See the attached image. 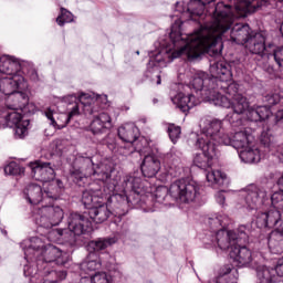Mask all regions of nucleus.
Listing matches in <instances>:
<instances>
[{"label":"nucleus","instance_id":"obj_1","mask_svg":"<svg viewBox=\"0 0 283 283\" xmlns=\"http://www.w3.org/2000/svg\"><path fill=\"white\" fill-rule=\"evenodd\" d=\"M209 14L211 21H205V13ZM187 11L191 21L199 23L201 30L181 38L186 44L179 51L172 53L174 59L185 54L189 60L198 59L206 52L210 56H220L222 54V38L233 25V15H231V6L224 2H218L214 8L206 9L200 0H190Z\"/></svg>","mask_w":283,"mask_h":283},{"label":"nucleus","instance_id":"obj_2","mask_svg":"<svg viewBox=\"0 0 283 283\" xmlns=\"http://www.w3.org/2000/svg\"><path fill=\"white\" fill-rule=\"evenodd\" d=\"M24 198L30 205H41L42 207L38 209L35 217V224L42 227L43 229H52V227H57L63 221L65 213L63 208L54 205H46L45 201L49 199L56 200L59 195L56 192L45 190L43 196V188L40 185L31 184L24 190Z\"/></svg>","mask_w":283,"mask_h":283},{"label":"nucleus","instance_id":"obj_3","mask_svg":"<svg viewBox=\"0 0 283 283\" xmlns=\"http://www.w3.org/2000/svg\"><path fill=\"white\" fill-rule=\"evenodd\" d=\"M189 90H192V92L189 93ZM211 90H216V80H211L209 74L205 72H198L191 77L189 84L184 86V93H178L172 97V103L180 112L189 114V111L198 105L193 92H201V95L207 98L211 94Z\"/></svg>","mask_w":283,"mask_h":283},{"label":"nucleus","instance_id":"obj_4","mask_svg":"<svg viewBox=\"0 0 283 283\" xmlns=\"http://www.w3.org/2000/svg\"><path fill=\"white\" fill-rule=\"evenodd\" d=\"M64 103L66 106V114H61L60 118H64L63 124L59 125V129H63V127H67L70 120L76 116H94L96 112H98V102H95L94 98L90 97V95L82 93L78 96L76 95H67L64 97Z\"/></svg>","mask_w":283,"mask_h":283},{"label":"nucleus","instance_id":"obj_5","mask_svg":"<svg viewBox=\"0 0 283 283\" xmlns=\"http://www.w3.org/2000/svg\"><path fill=\"white\" fill-rule=\"evenodd\" d=\"M170 193L174 200H180V202H193L200 193V187L193 180L178 179L167 188H158L156 190L155 198L157 202L163 203L167 199V195Z\"/></svg>","mask_w":283,"mask_h":283},{"label":"nucleus","instance_id":"obj_6","mask_svg":"<svg viewBox=\"0 0 283 283\" xmlns=\"http://www.w3.org/2000/svg\"><path fill=\"white\" fill-rule=\"evenodd\" d=\"M71 176L76 180H83L87 176H94L98 181L118 179V177H114V168L107 164H101L94 169V161L90 157L76 158L71 169Z\"/></svg>","mask_w":283,"mask_h":283},{"label":"nucleus","instance_id":"obj_7","mask_svg":"<svg viewBox=\"0 0 283 283\" xmlns=\"http://www.w3.org/2000/svg\"><path fill=\"white\" fill-rule=\"evenodd\" d=\"M119 179H107L101 181L103 184V190L96 184H92L88 189L82 193V203L85 209H93L96 205H103L104 200H109L112 196H116L118 191Z\"/></svg>","mask_w":283,"mask_h":283},{"label":"nucleus","instance_id":"obj_8","mask_svg":"<svg viewBox=\"0 0 283 283\" xmlns=\"http://www.w3.org/2000/svg\"><path fill=\"white\" fill-rule=\"evenodd\" d=\"M67 227L69 230L62 233V238L69 247H76L78 235H87L94 230L86 211L83 213L71 212L67 218Z\"/></svg>","mask_w":283,"mask_h":283},{"label":"nucleus","instance_id":"obj_9","mask_svg":"<svg viewBox=\"0 0 283 283\" xmlns=\"http://www.w3.org/2000/svg\"><path fill=\"white\" fill-rule=\"evenodd\" d=\"M223 122L218 118L205 119L202 122V133L197 138L198 143L205 142L206 145H213V147H220V145L229 144V135L224 134L222 128Z\"/></svg>","mask_w":283,"mask_h":283},{"label":"nucleus","instance_id":"obj_10","mask_svg":"<svg viewBox=\"0 0 283 283\" xmlns=\"http://www.w3.org/2000/svg\"><path fill=\"white\" fill-rule=\"evenodd\" d=\"M160 165H165L172 169V167L178 165V157L171 153H167L166 155L154 153L145 155L140 166L143 176L145 178H156L158 171H160Z\"/></svg>","mask_w":283,"mask_h":283},{"label":"nucleus","instance_id":"obj_11","mask_svg":"<svg viewBox=\"0 0 283 283\" xmlns=\"http://www.w3.org/2000/svg\"><path fill=\"white\" fill-rule=\"evenodd\" d=\"M0 123L7 127H15L14 136L15 138H23L28 135V127L30 126V120L24 119L21 111L15 108H1L0 109Z\"/></svg>","mask_w":283,"mask_h":283},{"label":"nucleus","instance_id":"obj_12","mask_svg":"<svg viewBox=\"0 0 283 283\" xmlns=\"http://www.w3.org/2000/svg\"><path fill=\"white\" fill-rule=\"evenodd\" d=\"M247 227L241 226L238 229V232L227 231L224 229H220L216 234V243L221 249V251H227L230 249L232 251L237 244L240 242H249V234H247Z\"/></svg>","mask_w":283,"mask_h":283},{"label":"nucleus","instance_id":"obj_13","mask_svg":"<svg viewBox=\"0 0 283 283\" xmlns=\"http://www.w3.org/2000/svg\"><path fill=\"white\" fill-rule=\"evenodd\" d=\"M234 134L229 136L230 143L223 145H231L234 149H244L245 147H251L255 143V137L253 136V129L244 126L241 122L240 126H232Z\"/></svg>","mask_w":283,"mask_h":283},{"label":"nucleus","instance_id":"obj_14","mask_svg":"<svg viewBox=\"0 0 283 283\" xmlns=\"http://www.w3.org/2000/svg\"><path fill=\"white\" fill-rule=\"evenodd\" d=\"M196 147L202 151V154H197L193 158L196 167H199V169H209L212 167L213 160L218 158V148L205 142H196Z\"/></svg>","mask_w":283,"mask_h":283},{"label":"nucleus","instance_id":"obj_15","mask_svg":"<svg viewBox=\"0 0 283 283\" xmlns=\"http://www.w3.org/2000/svg\"><path fill=\"white\" fill-rule=\"evenodd\" d=\"M266 56L269 61H274V64L265 65V72L272 76H279L280 72H283V46H276L273 43H269Z\"/></svg>","mask_w":283,"mask_h":283},{"label":"nucleus","instance_id":"obj_16","mask_svg":"<svg viewBox=\"0 0 283 283\" xmlns=\"http://www.w3.org/2000/svg\"><path fill=\"white\" fill-rule=\"evenodd\" d=\"M28 83H25V77L21 74L7 75L0 77V92L4 96H10L17 93V90H25Z\"/></svg>","mask_w":283,"mask_h":283},{"label":"nucleus","instance_id":"obj_17","mask_svg":"<svg viewBox=\"0 0 283 283\" xmlns=\"http://www.w3.org/2000/svg\"><path fill=\"white\" fill-rule=\"evenodd\" d=\"M249 241L242 240L237 243L232 250H230V258L239 268L242 266H251V262H253V253L247 248V245H242Z\"/></svg>","mask_w":283,"mask_h":283},{"label":"nucleus","instance_id":"obj_18","mask_svg":"<svg viewBox=\"0 0 283 283\" xmlns=\"http://www.w3.org/2000/svg\"><path fill=\"white\" fill-rule=\"evenodd\" d=\"M231 108L233 113L228 115V120L231 127H240L243 123L240 115L249 109V99L244 95H237L232 98Z\"/></svg>","mask_w":283,"mask_h":283},{"label":"nucleus","instance_id":"obj_19","mask_svg":"<svg viewBox=\"0 0 283 283\" xmlns=\"http://www.w3.org/2000/svg\"><path fill=\"white\" fill-rule=\"evenodd\" d=\"M262 6H266L265 0H242L234 9L230 6L232 23L235 19H240V17H247V14L255 12V10L262 8Z\"/></svg>","mask_w":283,"mask_h":283},{"label":"nucleus","instance_id":"obj_20","mask_svg":"<svg viewBox=\"0 0 283 283\" xmlns=\"http://www.w3.org/2000/svg\"><path fill=\"white\" fill-rule=\"evenodd\" d=\"M256 275L259 280H262V283L281 282L283 277V259L279 260L274 269L260 266L256 271Z\"/></svg>","mask_w":283,"mask_h":283},{"label":"nucleus","instance_id":"obj_21","mask_svg":"<svg viewBox=\"0 0 283 283\" xmlns=\"http://www.w3.org/2000/svg\"><path fill=\"white\" fill-rule=\"evenodd\" d=\"M30 168L35 180H41L42 182H50V180H54L55 178L54 168L50 163L38 160L31 163Z\"/></svg>","mask_w":283,"mask_h":283},{"label":"nucleus","instance_id":"obj_22","mask_svg":"<svg viewBox=\"0 0 283 283\" xmlns=\"http://www.w3.org/2000/svg\"><path fill=\"white\" fill-rule=\"evenodd\" d=\"M142 182L143 180L139 177L125 176L122 184L123 195H118V197L123 198L126 205H129L132 202V193H139L138 189H140Z\"/></svg>","mask_w":283,"mask_h":283},{"label":"nucleus","instance_id":"obj_23","mask_svg":"<svg viewBox=\"0 0 283 283\" xmlns=\"http://www.w3.org/2000/svg\"><path fill=\"white\" fill-rule=\"evenodd\" d=\"M247 50L251 54H258L259 56H266V51L269 50V44H266V38L261 32H253L245 43Z\"/></svg>","mask_w":283,"mask_h":283},{"label":"nucleus","instance_id":"obj_24","mask_svg":"<svg viewBox=\"0 0 283 283\" xmlns=\"http://www.w3.org/2000/svg\"><path fill=\"white\" fill-rule=\"evenodd\" d=\"M282 212L279 208L272 207L268 212H262L256 217V224L261 229H273L280 224Z\"/></svg>","mask_w":283,"mask_h":283},{"label":"nucleus","instance_id":"obj_25","mask_svg":"<svg viewBox=\"0 0 283 283\" xmlns=\"http://www.w3.org/2000/svg\"><path fill=\"white\" fill-rule=\"evenodd\" d=\"M253 32L249 24L237 23L230 31V41L237 45H247Z\"/></svg>","mask_w":283,"mask_h":283},{"label":"nucleus","instance_id":"obj_26","mask_svg":"<svg viewBox=\"0 0 283 283\" xmlns=\"http://www.w3.org/2000/svg\"><path fill=\"white\" fill-rule=\"evenodd\" d=\"M242 197L249 209H258V205H261L262 198H264V191L252 184L242 191Z\"/></svg>","mask_w":283,"mask_h":283},{"label":"nucleus","instance_id":"obj_27","mask_svg":"<svg viewBox=\"0 0 283 283\" xmlns=\"http://www.w3.org/2000/svg\"><path fill=\"white\" fill-rule=\"evenodd\" d=\"M30 97L25 92H15L8 95L6 98V107L10 109H18L20 112H28Z\"/></svg>","mask_w":283,"mask_h":283},{"label":"nucleus","instance_id":"obj_28","mask_svg":"<svg viewBox=\"0 0 283 283\" xmlns=\"http://www.w3.org/2000/svg\"><path fill=\"white\" fill-rule=\"evenodd\" d=\"M210 81H231V65L224 61L210 63Z\"/></svg>","mask_w":283,"mask_h":283},{"label":"nucleus","instance_id":"obj_29","mask_svg":"<svg viewBox=\"0 0 283 283\" xmlns=\"http://www.w3.org/2000/svg\"><path fill=\"white\" fill-rule=\"evenodd\" d=\"M112 128V117L107 113H99L94 115L91 122L90 129L95 136L98 134H105L107 129Z\"/></svg>","mask_w":283,"mask_h":283},{"label":"nucleus","instance_id":"obj_30","mask_svg":"<svg viewBox=\"0 0 283 283\" xmlns=\"http://www.w3.org/2000/svg\"><path fill=\"white\" fill-rule=\"evenodd\" d=\"M118 137L123 143L130 146L132 143H136L140 136V130L134 124H125L118 128Z\"/></svg>","mask_w":283,"mask_h":283},{"label":"nucleus","instance_id":"obj_31","mask_svg":"<svg viewBox=\"0 0 283 283\" xmlns=\"http://www.w3.org/2000/svg\"><path fill=\"white\" fill-rule=\"evenodd\" d=\"M86 216H88L91 222L102 224V222L108 220L109 216H112V211H109V208H107V206L99 205L98 207L94 206L93 208L87 210Z\"/></svg>","mask_w":283,"mask_h":283},{"label":"nucleus","instance_id":"obj_32","mask_svg":"<svg viewBox=\"0 0 283 283\" xmlns=\"http://www.w3.org/2000/svg\"><path fill=\"white\" fill-rule=\"evenodd\" d=\"M21 66L19 62L10 56H1L0 57V74H4L6 76H13L14 74H19V70Z\"/></svg>","mask_w":283,"mask_h":283},{"label":"nucleus","instance_id":"obj_33","mask_svg":"<svg viewBox=\"0 0 283 283\" xmlns=\"http://www.w3.org/2000/svg\"><path fill=\"white\" fill-rule=\"evenodd\" d=\"M229 81L230 80H216L214 90H220L223 94H228V96H231L232 98H235L237 96H242V94L238 93V91L240 90L238 83H229Z\"/></svg>","mask_w":283,"mask_h":283},{"label":"nucleus","instance_id":"obj_34","mask_svg":"<svg viewBox=\"0 0 283 283\" xmlns=\"http://www.w3.org/2000/svg\"><path fill=\"white\" fill-rule=\"evenodd\" d=\"M239 157L242 163L253 164L260 163V149L255 147V143L251 146H247L245 148H241L239 153Z\"/></svg>","mask_w":283,"mask_h":283},{"label":"nucleus","instance_id":"obj_35","mask_svg":"<svg viewBox=\"0 0 283 283\" xmlns=\"http://www.w3.org/2000/svg\"><path fill=\"white\" fill-rule=\"evenodd\" d=\"M222 91L220 88L211 90L210 94L206 96L209 101H214V105H219L220 107H226V109L231 108V105L233 103V99L227 97L223 95Z\"/></svg>","mask_w":283,"mask_h":283},{"label":"nucleus","instance_id":"obj_36","mask_svg":"<svg viewBox=\"0 0 283 283\" xmlns=\"http://www.w3.org/2000/svg\"><path fill=\"white\" fill-rule=\"evenodd\" d=\"M268 247L271 253L276 255L283 253V234L280 232H271L268 239Z\"/></svg>","mask_w":283,"mask_h":283},{"label":"nucleus","instance_id":"obj_37","mask_svg":"<svg viewBox=\"0 0 283 283\" xmlns=\"http://www.w3.org/2000/svg\"><path fill=\"white\" fill-rule=\"evenodd\" d=\"M112 244H116L115 238H104L91 241L87 245L88 251L91 253H98V251H105L107 247H112Z\"/></svg>","mask_w":283,"mask_h":283},{"label":"nucleus","instance_id":"obj_38","mask_svg":"<svg viewBox=\"0 0 283 283\" xmlns=\"http://www.w3.org/2000/svg\"><path fill=\"white\" fill-rule=\"evenodd\" d=\"M130 150L129 154H134V151H137L140 154V156H147L149 155V142L145 137H138L135 143L130 144Z\"/></svg>","mask_w":283,"mask_h":283},{"label":"nucleus","instance_id":"obj_39","mask_svg":"<svg viewBox=\"0 0 283 283\" xmlns=\"http://www.w3.org/2000/svg\"><path fill=\"white\" fill-rule=\"evenodd\" d=\"M101 266V259H98V256H96L94 253H91L90 256L81 264L82 271H85L86 273L98 271Z\"/></svg>","mask_w":283,"mask_h":283},{"label":"nucleus","instance_id":"obj_40","mask_svg":"<svg viewBox=\"0 0 283 283\" xmlns=\"http://www.w3.org/2000/svg\"><path fill=\"white\" fill-rule=\"evenodd\" d=\"M231 273H238V270L234 269V266L231 264L224 265L220 271L218 283H238V276H235L234 274L233 277L227 281V275H231Z\"/></svg>","mask_w":283,"mask_h":283},{"label":"nucleus","instance_id":"obj_41","mask_svg":"<svg viewBox=\"0 0 283 283\" xmlns=\"http://www.w3.org/2000/svg\"><path fill=\"white\" fill-rule=\"evenodd\" d=\"M208 224H210L212 229H220V227L222 229H226V227H229V224H231V220L227 214H218L216 217L209 218Z\"/></svg>","mask_w":283,"mask_h":283},{"label":"nucleus","instance_id":"obj_42","mask_svg":"<svg viewBox=\"0 0 283 283\" xmlns=\"http://www.w3.org/2000/svg\"><path fill=\"white\" fill-rule=\"evenodd\" d=\"M206 178L208 182H211V185H218L221 187V185H224V180H227V175L220 170H211L206 175Z\"/></svg>","mask_w":283,"mask_h":283},{"label":"nucleus","instance_id":"obj_43","mask_svg":"<svg viewBox=\"0 0 283 283\" xmlns=\"http://www.w3.org/2000/svg\"><path fill=\"white\" fill-rule=\"evenodd\" d=\"M44 116L50 120V125L57 127V129L59 125H63V123H65V118H61V114L52 111V108H46L44 111Z\"/></svg>","mask_w":283,"mask_h":283},{"label":"nucleus","instance_id":"obj_44","mask_svg":"<svg viewBox=\"0 0 283 283\" xmlns=\"http://www.w3.org/2000/svg\"><path fill=\"white\" fill-rule=\"evenodd\" d=\"M74 21V14L72 12L67 11L65 8H61V13L56 18L57 25L62 27L65 25V23H72Z\"/></svg>","mask_w":283,"mask_h":283},{"label":"nucleus","instance_id":"obj_45","mask_svg":"<svg viewBox=\"0 0 283 283\" xmlns=\"http://www.w3.org/2000/svg\"><path fill=\"white\" fill-rule=\"evenodd\" d=\"M167 132L171 143L176 145V143H178V140L180 139V135L182 134V128H180V126H177L175 124H169Z\"/></svg>","mask_w":283,"mask_h":283},{"label":"nucleus","instance_id":"obj_46","mask_svg":"<svg viewBox=\"0 0 283 283\" xmlns=\"http://www.w3.org/2000/svg\"><path fill=\"white\" fill-rule=\"evenodd\" d=\"M23 171V168L17 164V161H11L9 165L4 167L6 176H20Z\"/></svg>","mask_w":283,"mask_h":283},{"label":"nucleus","instance_id":"obj_47","mask_svg":"<svg viewBox=\"0 0 283 283\" xmlns=\"http://www.w3.org/2000/svg\"><path fill=\"white\" fill-rule=\"evenodd\" d=\"M271 202H272V207H275L276 209H280V207H283V190H279L272 193Z\"/></svg>","mask_w":283,"mask_h":283},{"label":"nucleus","instance_id":"obj_48","mask_svg":"<svg viewBox=\"0 0 283 283\" xmlns=\"http://www.w3.org/2000/svg\"><path fill=\"white\" fill-rule=\"evenodd\" d=\"M102 145H106V147H107L111 151H116V148H117L116 138H115L114 135H112V134H108V135L102 140Z\"/></svg>","mask_w":283,"mask_h":283},{"label":"nucleus","instance_id":"obj_49","mask_svg":"<svg viewBox=\"0 0 283 283\" xmlns=\"http://www.w3.org/2000/svg\"><path fill=\"white\" fill-rule=\"evenodd\" d=\"M256 112L259 114V122L266 120L272 115L271 108L268 106H256Z\"/></svg>","mask_w":283,"mask_h":283},{"label":"nucleus","instance_id":"obj_50","mask_svg":"<svg viewBox=\"0 0 283 283\" xmlns=\"http://www.w3.org/2000/svg\"><path fill=\"white\" fill-rule=\"evenodd\" d=\"M245 112H247L248 120H251L252 123H260L258 107H248V109Z\"/></svg>","mask_w":283,"mask_h":283},{"label":"nucleus","instance_id":"obj_51","mask_svg":"<svg viewBox=\"0 0 283 283\" xmlns=\"http://www.w3.org/2000/svg\"><path fill=\"white\" fill-rule=\"evenodd\" d=\"M92 283H109V279H107V273L98 272L95 273L92 277H88Z\"/></svg>","mask_w":283,"mask_h":283},{"label":"nucleus","instance_id":"obj_52","mask_svg":"<svg viewBox=\"0 0 283 283\" xmlns=\"http://www.w3.org/2000/svg\"><path fill=\"white\" fill-rule=\"evenodd\" d=\"M264 102L268 103V105H277V103H280V94L277 93L268 94L265 96Z\"/></svg>","mask_w":283,"mask_h":283},{"label":"nucleus","instance_id":"obj_53","mask_svg":"<svg viewBox=\"0 0 283 283\" xmlns=\"http://www.w3.org/2000/svg\"><path fill=\"white\" fill-rule=\"evenodd\" d=\"M261 143L264 145V147H271V144L273 143V136L266 132H263L261 134Z\"/></svg>","mask_w":283,"mask_h":283},{"label":"nucleus","instance_id":"obj_54","mask_svg":"<svg viewBox=\"0 0 283 283\" xmlns=\"http://www.w3.org/2000/svg\"><path fill=\"white\" fill-rule=\"evenodd\" d=\"M216 200L219 205H221V206L224 205V201L227 200V197H224V191L223 190L216 193Z\"/></svg>","mask_w":283,"mask_h":283},{"label":"nucleus","instance_id":"obj_55","mask_svg":"<svg viewBox=\"0 0 283 283\" xmlns=\"http://www.w3.org/2000/svg\"><path fill=\"white\" fill-rule=\"evenodd\" d=\"M275 120L276 123L282 122L283 123V109H279L275 114Z\"/></svg>","mask_w":283,"mask_h":283},{"label":"nucleus","instance_id":"obj_56","mask_svg":"<svg viewBox=\"0 0 283 283\" xmlns=\"http://www.w3.org/2000/svg\"><path fill=\"white\" fill-rule=\"evenodd\" d=\"M202 4H203V7H206V9H207V7L208 6H211V3H213V1H216V0H199Z\"/></svg>","mask_w":283,"mask_h":283},{"label":"nucleus","instance_id":"obj_57","mask_svg":"<svg viewBox=\"0 0 283 283\" xmlns=\"http://www.w3.org/2000/svg\"><path fill=\"white\" fill-rule=\"evenodd\" d=\"M161 80H160V74L157 75V85H160Z\"/></svg>","mask_w":283,"mask_h":283},{"label":"nucleus","instance_id":"obj_58","mask_svg":"<svg viewBox=\"0 0 283 283\" xmlns=\"http://www.w3.org/2000/svg\"><path fill=\"white\" fill-rule=\"evenodd\" d=\"M143 120V123H147V119H142Z\"/></svg>","mask_w":283,"mask_h":283},{"label":"nucleus","instance_id":"obj_59","mask_svg":"<svg viewBox=\"0 0 283 283\" xmlns=\"http://www.w3.org/2000/svg\"><path fill=\"white\" fill-rule=\"evenodd\" d=\"M137 54H140V52L137 51Z\"/></svg>","mask_w":283,"mask_h":283},{"label":"nucleus","instance_id":"obj_60","mask_svg":"<svg viewBox=\"0 0 283 283\" xmlns=\"http://www.w3.org/2000/svg\"><path fill=\"white\" fill-rule=\"evenodd\" d=\"M279 1L283 2V0H279Z\"/></svg>","mask_w":283,"mask_h":283}]
</instances>
